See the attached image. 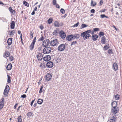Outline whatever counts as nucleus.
I'll return each mask as SVG.
<instances>
[{
  "mask_svg": "<svg viewBox=\"0 0 122 122\" xmlns=\"http://www.w3.org/2000/svg\"><path fill=\"white\" fill-rule=\"evenodd\" d=\"M103 2L102 0H100V1L99 2V5L100 6L102 5L103 4Z\"/></svg>",
  "mask_w": 122,
  "mask_h": 122,
  "instance_id": "obj_51",
  "label": "nucleus"
},
{
  "mask_svg": "<svg viewBox=\"0 0 122 122\" xmlns=\"http://www.w3.org/2000/svg\"><path fill=\"white\" fill-rule=\"evenodd\" d=\"M4 105V104H2V102H0V110L3 107Z\"/></svg>",
  "mask_w": 122,
  "mask_h": 122,
  "instance_id": "obj_36",
  "label": "nucleus"
},
{
  "mask_svg": "<svg viewBox=\"0 0 122 122\" xmlns=\"http://www.w3.org/2000/svg\"><path fill=\"white\" fill-rule=\"evenodd\" d=\"M36 57L39 60L41 61L43 58V56L41 53H39L37 55Z\"/></svg>",
  "mask_w": 122,
  "mask_h": 122,
  "instance_id": "obj_13",
  "label": "nucleus"
},
{
  "mask_svg": "<svg viewBox=\"0 0 122 122\" xmlns=\"http://www.w3.org/2000/svg\"><path fill=\"white\" fill-rule=\"evenodd\" d=\"M112 27H113L117 31L119 30L118 29L116 28V27L114 25H113Z\"/></svg>",
  "mask_w": 122,
  "mask_h": 122,
  "instance_id": "obj_56",
  "label": "nucleus"
},
{
  "mask_svg": "<svg viewBox=\"0 0 122 122\" xmlns=\"http://www.w3.org/2000/svg\"><path fill=\"white\" fill-rule=\"evenodd\" d=\"M53 21V19L52 18H49L48 20V24H50L52 23Z\"/></svg>",
  "mask_w": 122,
  "mask_h": 122,
  "instance_id": "obj_32",
  "label": "nucleus"
},
{
  "mask_svg": "<svg viewBox=\"0 0 122 122\" xmlns=\"http://www.w3.org/2000/svg\"><path fill=\"white\" fill-rule=\"evenodd\" d=\"M39 28L41 30H42L44 28V27L42 25H41L40 26Z\"/></svg>",
  "mask_w": 122,
  "mask_h": 122,
  "instance_id": "obj_50",
  "label": "nucleus"
},
{
  "mask_svg": "<svg viewBox=\"0 0 122 122\" xmlns=\"http://www.w3.org/2000/svg\"><path fill=\"white\" fill-rule=\"evenodd\" d=\"M120 97V96L118 94L116 95L115 97V99L116 100H118L119 99Z\"/></svg>",
  "mask_w": 122,
  "mask_h": 122,
  "instance_id": "obj_27",
  "label": "nucleus"
},
{
  "mask_svg": "<svg viewBox=\"0 0 122 122\" xmlns=\"http://www.w3.org/2000/svg\"><path fill=\"white\" fill-rule=\"evenodd\" d=\"M53 62L51 61H49L47 63L46 66L47 67L51 68L53 67Z\"/></svg>",
  "mask_w": 122,
  "mask_h": 122,
  "instance_id": "obj_11",
  "label": "nucleus"
},
{
  "mask_svg": "<svg viewBox=\"0 0 122 122\" xmlns=\"http://www.w3.org/2000/svg\"><path fill=\"white\" fill-rule=\"evenodd\" d=\"M51 47H46L43 50V52L44 54L49 53L51 52Z\"/></svg>",
  "mask_w": 122,
  "mask_h": 122,
  "instance_id": "obj_5",
  "label": "nucleus"
},
{
  "mask_svg": "<svg viewBox=\"0 0 122 122\" xmlns=\"http://www.w3.org/2000/svg\"><path fill=\"white\" fill-rule=\"evenodd\" d=\"M98 36L97 34L93 35L92 36V40L94 41H95L97 40Z\"/></svg>",
  "mask_w": 122,
  "mask_h": 122,
  "instance_id": "obj_15",
  "label": "nucleus"
},
{
  "mask_svg": "<svg viewBox=\"0 0 122 122\" xmlns=\"http://www.w3.org/2000/svg\"><path fill=\"white\" fill-rule=\"evenodd\" d=\"M87 26L86 25L84 24H83L81 25V29L83 28H84L86 27Z\"/></svg>",
  "mask_w": 122,
  "mask_h": 122,
  "instance_id": "obj_42",
  "label": "nucleus"
},
{
  "mask_svg": "<svg viewBox=\"0 0 122 122\" xmlns=\"http://www.w3.org/2000/svg\"><path fill=\"white\" fill-rule=\"evenodd\" d=\"M79 24V23L78 22L76 24H75L74 25V27H76Z\"/></svg>",
  "mask_w": 122,
  "mask_h": 122,
  "instance_id": "obj_55",
  "label": "nucleus"
},
{
  "mask_svg": "<svg viewBox=\"0 0 122 122\" xmlns=\"http://www.w3.org/2000/svg\"><path fill=\"white\" fill-rule=\"evenodd\" d=\"M65 48V46L64 44H61L58 47V50L60 51H64Z\"/></svg>",
  "mask_w": 122,
  "mask_h": 122,
  "instance_id": "obj_6",
  "label": "nucleus"
},
{
  "mask_svg": "<svg viewBox=\"0 0 122 122\" xmlns=\"http://www.w3.org/2000/svg\"><path fill=\"white\" fill-rule=\"evenodd\" d=\"M100 17L102 18H103L104 17H106L107 18H108V16H106L105 15H100Z\"/></svg>",
  "mask_w": 122,
  "mask_h": 122,
  "instance_id": "obj_35",
  "label": "nucleus"
},
{
  "mask_svg": "<svg viewBox=\"0 0 122 122\" xmlns=\"http://www.w3.org/2000/svg\"><path fill=\"white\" fill-rule=\"evenodd\" d=\"M23 3L24 5L25 6H26L28 7L29 6V3L25 1H24L23 2Z\"/></svg>",
  "mask_w": 122,
  "mask_h": 122,
  "instance_id": "obj_28",
  "label": "nucleus"
},
{
  "mask_svg": "<svg viewBox=\"0 0 122 122\" xmlns=\"http://www.w3.org/2000/svg\"><path fill=\"white\" fill-rule=\"evenodd\" d=\"M116 116H113L111 118L110 120H108L107 122H116Z\"/></svg>",
  "mask_w": 122,
  "mask_h": 122,
  "instance_id": "obj_17",
  "label": "nucleus"
},
{
  "mask_svg": "<svg viewBox=\"0 0 122 122\" xmlns=\"http://www.w3.org/2000/svg\"><path fill=\"white\" fill-rule=\"evenodd\" d=\"M50 41L48 39L45 40L43 42L42 46L44 47H46L48 45Z\"/></svg>",
  "mask_w": 122,
  "mask_h": 122,
  "instance_id": "obj_7",
  "label": "nucleus"
},
{
  "mask_svg": "<svg viewBox=\"0 0 122 122\" xmlns=\"http://www.w3.org/2000/svg\"><path fill=\"white\" fill-rule=\"evenodd\" d=\"M7 82H8V83H10L11 82L10 77V76L8 75H7Z\"/></svg>",
  "mask_w": 122,
  "mask_h": 122,
  "instance_id": "obj_33",
  "label": "nucleus"
},
{
  "mask_svg": "<svg viewBox=\"0 0 122 122\" xmlns=\"http://www.w3.org/2000/svg\"><path fill=\"white\" fill-rule=\"evenodd\" d=\"M117 103L116 101H114L112 103V107H117Z\"/></svg>",
  "mask_w": 122,
  "mask_h": 122,
  "instance_id": "obj_18",
  "label": "nucleus"
},
{
  "mask_svg": "<svg viewBox=\"0 0 122 122\" xmlns=\"http://www.w3.org/2000/svg\"><path fill=\"white\" fill-rule=\"evenodd\" d=\"M12 68V65L11 64H9L6 67V69L8 70H10Z\"/></svg>",
  "mask_w": 122,
  "mask_h": 122,
  "instance_id": "obj_19",
  "label": "nucleus"
},
{
  "mask_svg": "<svg viewBox=\"0 0 122 122\" xmlns=\"http://www.w3.org/2000/svg\"><path fill=\"white\" fill-rule=\"evenodd\" d=\"M77 43V42L76 41H73L71 43V46H72L73 45H74L75 44H76Z\"/></svg>",
  "mask_w": 122,
  "mask_h": 122,
  "instance_id": "obj_40",
  "label": "nucleus"
},
{
  "mask_svg": "<svg viewBox=\"0 0 122 122\" xmlns=\"http://www.w3.org/2000/svg\"><path fill=\"white\" fill-rule=\"evenodd\" d=\"M91 12L92 13H94L95 12V10L94 9H92L91 10Z\"/></svg>",
  "mask_w": 122,
  "mask_h": 122,
  "instance_id": "obj_54",
  "label": "nucleus"
},
{
  "mask_svg": "<svg viewBox=\"0 0 122 122\" xmlns=\"http://www.w3.org/2000/svg\"><path fill=\"white\" fill-rule=\"evenodd\" d=\"M9 86L7 85L5 88V90H8L9 91Z\"/></svg>",
  "mask_w": 122,
  "mask_h": 122,
  "instance_id": "obj_44",
  "label": "nucleus"
},
{
  "mask_svg": "<svg viewBox=\"0 0 122 122\" xmlns=\"http://www.w3.org/2000/svg\"><path fill=\"white\" fill-rule=\"evenodd\" d=\"M34 34V32L33 31H30V37L31 38H32L33 37Z\"/></svg>",
  "mask_w": 122,
  "mask_h": 122,
  "instance_id": "obj_30",
  "label": "nucleus"
},
{
  "mask_svg": "<svg viewBox=\"0 0 122 122\" xmlns=\"http://www.w3.org/2000/svg\"><path fill=\"white\" fill-rule=\"evenodd\" d=\"M109 44L103 47V49L104 50H106L109 48Z\"/></svg>",
  "mask_w": 122,
  "mask_h": 122,
  "instance_id": "obj_31",
  "label": "nucleus"
},
{
  "mask_svg": "<svg viewBox=\"0 0 122 122\" xmlns=\"http://www.w3.org/2000/svg\"><path fill=\"white\" fill-rule=\"evenodd\" d=\"M9 10L11 12V13H13V12H15V10H13L12 8L11 7H10L9 8Z\"/></svg>",
  "mask_w": 122,
  "mask_h": 122,
  "instance_id": "obj_37",
  "label": "nucleus"
},
{
  "mask_svg": "<svg viewBox=\"0 0 122 122\" xmlns=\"http://www.w3.org/2000/svg\"><path fill=\"white\" fill-rule=\"evenodd\" d=\"M45 39V38L44 37V35L43 34H42L41 35V37L38 39V41H42Z\"/></svg>",
  "mask_w": 122,
  "mask_h": 122,
  "instance_id": "obj_21",
  "label": "nucleus"
},
{
  "mask_svg": "<svg viewBox=\"0 0 122 122\" xmlns=\"http://www.w3.org/2000/svg\"><path fill=\"white\" fill-rule=\"evenodd\" d=\"M36 36L34 37L33 41L30 46L29 48L30 50H32L34 49L35 43L36 42Z\"/></svg>",
  "mask_w": 122,
  "mask_h": 122,
  "instance_id": "obj_4",
  "label": "nucleus"
},
{
  "mask_svg": "<svg viewBox=\"0 0 122 122\" xmlns=\"http://www.w3.org/2000/svg\"><path fill=\"white\" fill-rule=\"evenodd\" d=\"M108 52L109 54H112L113 52L112 49H109L108 51Z\"/></svg>",
  "mask_w": 122,
  "mask_h": 122,
  "instance_id": "obj_47",
  "label": "nucleus"
},
{
  "mask_svg": "<svg viewBox=\"0 0 122 122\" xmlns=\"http://www.w3.org/2000/svg\"><path fill=\"white\" fill-rule=\"evenodd\" d=\"M39 63H40V64L39 65V66L40 67H41L42 68L43 67L45 68V66L44 65L43 66V65L40 62Z\"/></svg>",
  "mask_w": 122,
  "mask_h": 122,
  "instance_id": "obj_39",
  "label": "nucleus"
},
{
  "mask_svg": "<svg viewBox=\"0 0 122 122\" xmlns=\"http://www.w3.org/2000/svg\"><path fill=\"white\" fill-rule=\"evenodd\" d=\"M43 100L41 99H38L37 103L39 104H41L43 102Z\"/></svg>",
  "mask_w": 122,
  "mask_h": 122,
  "instance_id": "obj_24",
  "label": "nucleus"
},
{
  "mask_svg": "<svg viewBox=\"0 0 122 122\" xmlns=\"http://www.w3.org/2000/svg\"><path fill=\"white\" fill-rule=\"evenodd\" d=\"M60 36L62 39L66 37V34L63 31L61 30L60 32Z\"/></svg>",
  "mask_w": 122,
  "mask_h": 122,
  "instance_id": "obj_12",
  "label": "nucleus"
},
{
  "mask_svg": "<svg viewBox=\"0 0 122 122\" xmlns=\"http://www.w3.org/2000/svg\"><path fill=\"white\" fill-rule=\"evenodd\" d=\"M26 96L25 94H23L22 95L21 97V98H25L26 97Z\"/></svg>",
  "mask_w": 122,
  "mask_h": 122,
  "instance_id": "obj_53",
  "label": "nucleus"
},
{
  "mask_svg": "<svg viewBox=\"0 0 122 122\" xmlns=\"http://www.w3.org/2000/svg\"><path fill=\"white\" fill-rule=\"evenodd\" d=\"M35 100V99L34 100H32L31 102L30 105L31 106H32L33 103L34 102Z\"/></svg>",
  "mask_w": 122,
  "mask_h": 122,
  "instance_id": "obj_57",
  "label": "nucleus"
},
{
  "mask_svg": "<svg viewBox=\"0 0 122 122\" xmlns=\"http://www.w3.org/2000/svg\"><path fill=\"white\" fill-rule=\"evenodd\" d=\"M18 34H21V31L20 30H19L18 31Z\"/></svg>",
  "mask_w": 122,
  "mask_h": 122,
  "instance_id": "obj_63",
  "label": "nucleus"
},
{
  "mask_svg": "<svg viewBox=\"0 0 122 122\" xmlns=\"http://www.w3.org/2000/svg\"><path fill=\"white\" fill-rule=\"evenodd\" d=\"M43 86H41V87L40 89V90L39 91V93H41L42 92V89H43Z\"/></svg>",
  "mask_w": 122,
  "mask_h": 122,
  "instance_id": "obj_43",
  "label": "nucleus"
},
{
  "mask_svg": "<svg viewBox=\"0 0 122 122\" xmlns=\"http://www.w3.org/2000/svg\"><path fill=\"white\" fill-rule=\"evenodd\" d=\"M33 113L31 112H28L27 114V115L28 117H30L33 116Z\"/></svg>",
  "mask_w": 122,
  "mask_h": 122,
  "instance_id": "obj_25",
  "label": "nucleus"
},
{
  "mask_svg": "<svg viewBox=\"0 0 122 122\" xmlns=\"http://www.w3.org/2000/svg\"><path fill=\"white\" fill-rule=\"evenodd\" d=\"M51 74L47 73L46 76L45 78L46 81H48L51 80L52 78Z\"/></svg>",
  "mask_w": 122,
  "mask_h": 122,
  "instance_id": "obj_8",
  "label": "nucleus"
},
{
  "mask_svg": "<svg viewBox=\"0 0 122 122\" xmlns=\"http://www.w3.org/2000/svg\"><path fill=\"white\" fill-rule=\"evenodd\" d=\"M56 7L58 8H60V6L58 4H56Z\"/></svg>",
  "mask_w": 122,
  "mask_h": 122,
  "instance_id": "obj_58",
  "label": "nucleus"
},
{
  "mask_svg": "<svg viewBox=\"0 0 122 122\" xmlns=\"http://www.w3.org/2000/svg\"><path fill=\"white\" fill-rule=\"evenodd\" d=\"M56 0H53L52 4L53 5H55L56 4Z\"/></svg>",
  "mask_w": 122,
  "mask_h": 122,
  "instance_id": "obj_49",
  "label": "nucleus"
},
{
  "mask_svg": "<svg viewBox=\"0 0 122 122\" xmlns=\"http://www.w3.org/2000/svg\"><path fill=\"white\" fill-rule=\"evenodd\" d=\"M15 25V23L14 21H12L10 25V28L11 29H13L14 28Z\"/></svg>",
  "mask_w": 122,
  "mask_h": 122,
  "instance_id": "obj_20",
  "label": "nucleus"
},
{
  "mask_svg": "<svg viewBox=\"0 0 122 122\" xmlns=\"http://www.w3.org/2000/svg\"><path fill=\"white\" fill-rule=\"evenodd\" d=\"M36 106H37V103H35L34 104L33 106H34V107H36Z\"/></svg>",
  "mask_w": 122,
  "mask_h": 122,
  "instance_id": "obj_64",
  "label": "nucleus"
},
{
  "mask_svg": "<svg viewBox=\"0 0 122 122\" xmlns=\"http://www.w3.org/2000/svg\"><path fill=\"white\" fill-rule=\"evenodd\" d=\"M99 30V28H95L94 29L93 31H94H94H98Z\"/></svg>",
  "mask_w": 122,
  "mask_h": 122,
  "instance_id": "obj_52",
  "label": "nucleus"
},
{
  "mask_svg": "<svg viewBox=\"0 0 122 122\" xmlns=\"http://www.w3.org/2000/svg\"><path fill=\"white\" fill-rule=\"evenodd\" d=\"M35 11H34V10H33V11L32 12V13H31V14L32 15H34L35 14Z\"/></svg>",
  "mask_w": 122,
  "mask_h": 122,
  "instance_id": "obj_62",
  "label": "nucleus"
},
{
  "mask_svg": "<svg viewBox=\"0 0 122 122\" xmlns=\"http://www.w3.org/2000/svg\"><path fill=\"white\" fill-rule=\"evenodd\" d=\"M22 116L20 115L17 118V122H22Z\"/></svg>",
  "mask_w": 122,
  "mask_h": 122,
  "instance_id": "obj_26",
  "label": "nucleus"
},
{
  "mask_svg": "<svg viewBox=\"0 0 122 122\" xmlns=\"http://www.w3.org/2000/svg\"><path fill=\"white\" fill-rule=\"evenodd\" d=\"M20 39H21V43L23 45H24V44L23 42V39H22V34H21V35L20 36Z\"/></svg>",
  "mask_w": 122,
  "mask_h": 122,
  "instance_id": "obj_46",
  "label": "nucleus"
},
{
  "mask_svg": "<svg viewBox=\"0 0 122 122\" xmlns=\"http://www.w3.org/2000/svg\"><path fill=\"white\" fill-rule=\"evenodd\" d=\"M51 59V56L50 55L46 56L43 58L44 60L46 61H49Z\"/></svg>",
  "mask_w": 122,
  "mask_h": 122,
  "instance_id": "obj_14",
  "label": "nucleus"
},
{
  "mask_svg": "<svg viewBox=\"0 0 122 122\" xmlns=\"http://www.w3.org/2000/svg\"><path fill=\"white\" fill-rule=\"evenodd\" d=\"M119 108L118 107H112L111 112L113 114L115 115L119 111Z\"/></svg>",
  "mask_w": 122,
  "mask_h": 122,
  "instance_id": "obj_3",
  "label": "nucleus"
},
{
  "mask_svg": "<svg viewBox=\"0 0 122 122\" xmlns=\"http://www.w3.org/2000/svg\"><path fill=\"white\" fill-rule=\"evenodd\" d=\"M14 30L12 31H9L10 35H14V33L15 32Z\"/></svg>",
  "mask_w": 122,
  "mask_h": 122,
  "instance_id": "obj_45",
  "label": "nucleus"
},
{
  "mask_svg": "<svg viewBox=\"0 0 122 122\" xmlns=\"http://www.w3.org/2000/svg\"><path fill=\"white\" fill-rule=\"evenodd\" d=\"M80 37V35L78 34H76L74 35H71L67 36L66 37V39L68 41H70L75 39H78Z\"/></svg>",
  "mask_w": 122,
  "mask_h": 122,
  "instance_id": "obj_2",
  "label": "nucleus"
},
{
  "mask_svg": "<svg viewBox=\"0 0 122 122\" xmlns=\"http://www.w3.org/2000/svg\"><path fill=\"white\" fill-rule=\"evenodd\" d=\"M60 11L62 13V14H64L65 13V11L63 9H61L60 10Z\"/></svg>",
  "mask_w": 122,
  "mask_h": 122,
  "instance_id": "obj_48",
  "label": "nucleus"
},
{
  "mask_svg": "<svg viewBox=\"0 0 122 122\" xmlns=\"http://www.w3.org/2000/svg\"><path fill=\"white\" fill-rule=\"evenodd\" d=\"M37 10V7L36 6L35 7L34 10V11H36Z\"/></svg>",
  "mask_w": 122,
  "mask_h": 122,
  "instance_id": "obj_61",
  "label": "nucleus"
},
{
  "mask_svg": "<svg viewBox=\"0 0 122 122\" xmlns=\"http://www.w3.org/2000/svg\"><path fill=\"white\" fill-rule=\"evenodd\" d=\"M101 42L102 44H105L106 43V38L105 36H103L101 39Z\"/></svg>",
  "mask_w": 122,
  "mask_h": 122,
  "instance_id": "obj_16",
  "label": "nucleus"
},
{
  "mask_svg": "<svg viewBox=\"0 0 122 122\" xmlns=\"http://www.w3.org/2000/svg\"><path fill=\"white\" fill-rule=\"evenodd\" d=\"M8 92L9 91L8 90H4L3 93L5 95H6L8 94Z\"/></svg>",
  "mask_w": 122,
  "mask_h": 122,
  "instance_id": "obj_38",
  "label": "nucleus"
},
{
  "mask_svg": "<svg viewBox=\"0 0 122 122\" xmlns=\"http://www.w3.org/2000/svg\"><path fill=\"white\" fill-rule=\"evenodd\" d=\"M54 24L55 26L56 27H58L60 25V24L57 21H55L54 23Z\"/></svg>",
  "mask_w": 122,
  "mask_h": 122,
  "instance_id": "obj_29",
  "label": "nucleus"
},
{
  "mask_svg": "<svg viewBox=\"0 0 122 122\" xmlns=\"http://www.w3.org/2000/svg\"><path fill=\"white\" fill-rule=\"evenodd\" d=\"M97 5V3L94 2L92 0H91V6H94Z\"/></svg>",
  "mask_w": 122,
  "mask_h": 122,
  "instance_id": "obj_23",
  "label": "nucleus"
},
{
  "mask_svg": "<svg viewBox=\"0 0 122 122\" xmlns=\"http://www.w3.org/2000/svg\"><path fill=\"white\" fill-rule=\"evenodd\" d=\"M5 56L6 57H8L9 56L10 53L9 52H5Z\"/></svg>",
  "mask_w": 122,
  "mask_h": 122,
  "instance_id": "obj_41",
  "label": "nucleus"
},
{
  "mask_svg": "<svg viewBox=\"0 0 122 122\" xmlns=\"http://www.w3.org/2000/svg\"><path fill=\"white\" fill-rule=\"evenodd\" d=\"M94 33V31H92L90 30H88L82 33L81 34V36L83 37L84 40L88 39L89 37L91 36L90 34L93 35Z\"/></svg>",
  "mask_w": 122,
  "mask_h": 122,
  "instance_id": "obj_1",
  "label": "nucleus"
},
{
  "mask_svg": "<svg viewBox=\"0 0 122 122\" xmlns=\"http://www.w3.org/2000/svg\"><path fill=\"white\" fill-rule=\"evenodd\" d=\"M7 42L9 45H10L12 43V38H9L7 40Z\"/></svg>",
  "mask_w": 122,
  "mask_h": 122,
  "instance_id": "obj_22",
  "label": "nucleus"
},
{
  "mask_svg": "<svg viewBox=\"0 0 122 122\" xmlns=\"http://www.w3.org/2000/svg\"><path fill=\"white\" fill-rule=\"evenodd\" d=\"M10 60L11 61H12L13 60V57L12 56H11L10 57Z\"/></svg>",
  "mask_w": 122,
  "mask_h": 122,
  "instance_id": "obj_59",
  "label": "nucleus"
},
{
  "mask_svg": "<svg viewBox=\"0 0 122 122\" xmlns=\"http://www.w3.org/2000/svg\"><path fill=\"white\" fill-rule=\"evenodd\" d=\"M112 67L113 68V69L115 71H116L118 69V66L117 63L116 62L114 63L113 64Z\"/></svg>",
  "mask_w": 122,
  "mask_h": 122,
  "instance_id": "obj_10",
  "label": "nucleus"
},
{
  "mask_svg": "<svg viewBox=\"0 0 122 122\" xmlns=\"http://www.w3.org/2000/svg\"><path fill=\"white\" fill-rule=\"evenodd\" d=\"M2 101L1 102H2V104H4V98H2Z\"/></svg>",
  "mask_w": 122,
  "mask_h": 122,
  "instance_id": "obj_60",
  "label": "nucleus"
},
{
  "mask_svg": "<svg viewBox=\"0 0 122 122\" xmlns=\"http://www.w3.org/2000/svg\"><path fill=\"white\" fill-rule=\"evenodd\" d=\"M57 39H55L51 41L50 44L52 46H55L57 44Z\"/></svg>",
  "mask_w": 122,
  "mask_h": 122,
  "instance_id": "obj_9",
  "label": "nucleus"
},
{
  "mask_svg": "<svg viewBox=\"0 0 122 122\" xmlns=\"http://www.w3.org/2000/svg\"><path fill=\"white\" fill-rule=\"evenodd\" d=\"M104 33L103 32H100L99 33V36L100 37H101L102 36H104Z\"/></svg>",
  "mask_w": 122,
  "mask_h": 122,
  "instance_id": "obj_34",
  "label": "nucleus"
}]
</instances>
